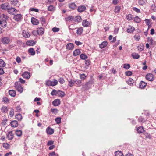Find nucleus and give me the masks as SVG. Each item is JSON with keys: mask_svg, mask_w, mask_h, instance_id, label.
Returning <instances> with one entry per match:
<instances>
[{"mask_svg": "<svg viewBox=\"0 0 156 156\" xmlns=\"http://www.w3.org/2000/svg\"><path fill=\"white\" fill-rule=\"evenodd\" d=\"M0 17L1 18V20H7L8 19V17L4 14L1 15Z\"/></svg>", "mask_w": 156, "mask_h": 156, "instance_id": "obj_33", "label": "nucleus"}, {"mask_svg": "<svg viewBox=\"0 0 156 156\" xmlns=\"http://www.w3.org/2000/svg\"><path fill=\"white\" fill-rule=\"evenodd\" d=\"M80 77L82 80H83L85 79L87 77L83 73L80 74Z\"/></svg>", "mask_w": 156, "mask_h": 156, "instance_id": "obj_56", "label": "nucleus"}, {"mask_svg": "<svg viewBox=\"0 0 156 156\" xmlns=\"http://www.w3.org/2000/svg\"><path fill=\"white\" fill-rule=\"evenodd\" d=\"M80 58L82 60H85L88 58V57L85 54L82 53L80 55Z\"/></svg>", "mask_w": 156, "mask_h": 156, "instance_id": "obj_32", "label": "nucleus"}, {"mask_svg": "<svg viewBox=\"0 0 156 156\" xmlns=\"http://www.w3.org/2000/svg\"><path fill=\"white\" fill-rule=\"evenodd\" d=\"M46 131L48 134L51 135L54 133V130L50 127H48L46 129Z\"/></svg>", "mask_w": 156, "mask_h": 156, "instance_id": "obj_9", "label": "nucleus"}, {"mask_svg": "<svg viewBox=\"0 0 156 156\" xmlns=\"http://www.w3.org/2000/svg\"><path fill=\"white\" fill-rule=\"evenodd\" d=\"M130 67V66L129 64H124L123 65V68L126 69H128Z\"/></svg>", "mask_w": 156, "mask_h": 156, "instance_id": "obj_46", "label": "nucleus"}, {"mask_svg": "<svg viewBox=\"0 0 156 156\" xmlns=\"http://www.w3.org/2000/svg\"><path fill=\"white\" fill-rule=\"evenodd\" d=\"M23 35L25 37H28L30 36V34L26 31H24L23 32Z\"/></svg>", "mask_w": 156, "mask_h": 156, "instance_id": "obj_42", "label": "nucleus"}, {"mask_svg": "<svg viewBox=\"0 0 156 156\" xmlns=\"http://www.w3.org/2000/svg\"><path fill=\"white\" fill-rule=\"evenodd\" d=\"M6 137L9 140H12L14 137V135L12 131H10L6 134Z\"/></svg>", "mask_w": 156, "mask_h": 156, "instance_id": "obj_4", "label": "nucleus"}, {"mask_svg": "<svg viewBox=\"0 0 156 156\" xmlns=\"http://www.w3.org/2000/svg\"><path fill=\"white\" fill-rule=\"evenodd\" d=\"M120 9V7L119 6H116L115 7L114 12L115 13H119Z\"/></svg>", "mask_w": 156, "mask_h": 156, "instance_id": "obj_38", "label": "nucleus"}, {"mask_svg": "<svg viewBox=\"0 0 156 156\" xmlns=\"http://www.w3.org/2000/svg\"><path fill=\"white\" fill-rule=\"evenodd\" d=\"M55 120L57 124H59L61 122V118L60 117H57L55 118Z\"/></svg>", "mask_w": 156, "mask_h": 156, "instance_id": "obj_50", "label": "nucleus"}, {"mask_svg": "<svg viewBox=\"0 0 156 156\" xmlns=\"http://www.w3.org/2000/svg\"><path fill=\"white\" fill-rule=\"evenodd\" d=\"M66 48H67L69 50H72L73 49L74 47V46L73 44L72 43H69L67 44L66 45Z\"/></svg>", "mask_w": 156, "mask_h": 156, "instance_id": "obj_20", "label": "nucleus"}, {"mask_svg": "<svg viewBox=\"0 0 156 156\" xmlns=\"http://www.w3.org/2000/svg\"><path fill=\"white\" fill-rule=\"evenodd\" d=\"M22 131L20 130H17L15 131V134L17 136H21L22 135Z\"/></svg>", "mask_w": 156, "mask_h": 156, "instance_id": "obj_27", "label": "nucleus"}, {"mask_svg": "<svg viewBox=\"0 0 156 156\" xmlns=\"http://www.w3.org/2000/svg\"><path fill=\"white\" fill-rule=\"evenodd\" d=\"M61 97H63L65 95V93L64 92L61 91L59 90L58 92V94Z\"/></svg>", "mask_w": 156, "mask_h": 156, "instance_id": "obj_40", "label": "nucleus"}, {"mask_svg": "<svg viewBox=\"0 0 156 156\" xmlns=\"http://www.w3.org/2000/svg\"><path fill=\"white\" fill-rule=\"evenodd\" d=\"M3 146L5 148L8 149L10 147V145L8 143H3Z\"/></svg>", "mask_w": 156, "mask_h": 156, "instance_id": "obj_43", "label": "nucleus"}, {"mask_svg": "<svg viewBox=\"0 0 156 156\" xmlns=\"http://www.w3.org/2000/svg\"><path fill=\"white\" fill-rule=\"evenodd\" d=\"M14 115V109L12 108L11 110L9 112V115L10 117H12Z\"/></svg>", "mask_w": 156, "mask_h": 156, "instance_id": "obj_61", "label": "nucleus"}, {"mask_svg": "<svg viewBox=\"0 0 156 156\" xmlns=\"http://www.w3.org/2000/svg\"><path fill=\"white\" fill-rule=\"evenodd\" d=\"M31 22L34 25H37L39 23V21L37 19L32 17L31 19Z\"/></svg>", "mask_w": 156, "mask_h": 156, "instance_id": "obj_10", "label": "nucleus"}, {"mask_svg": "<svg viewBox=\"0 0 156 156\" xmlns=\"http://www.w3.org/2000/svg\"><path fill=\"white\" fill-rule=\"evenodd\" d=\"M133 11H135L136 12L138 13H140V10L138 8H136V7H133Z\"/></svg>", "mask_w": 156, "mask_h": 156, "instance_id": "obj_60", "label": "nucleus"}, {"mask_svg": "<svg viewBox=\"0 0 156 156\" xmlns=\"http://www.w3.org/2000/svg\"><path fill=\"white\" fill-rule=\"evenodd\" d=\"M94 79H91L89 81L86 83L85 86L87 87V88H89L92 85L94 84Z\"/></svg>", "mask_w": 156, "mask_h": 156, "instance_id": "obj_3", "label": "nucleus"}, {"mask_svg": "<svg viewBox=\"0 0 156 156\" xmlns=\"http://www.w3.org/2000/svg\"><path fill=\"white\" fill-rule=\"evenodd\" d=\"M138 4L141 5H143L145 3V2L143 0H139L138 2Z\"/></svg>", "mask_w": 156, "mask_h": 156, "instance_id": "obj_54", "label": "nucleus"}, {"mask_svg": "<svg viewBox=\"0 0 156 156\" xmlns=\"http://www.w3.org/2000/svg\"><path fill=\"white\" fill-rule=\"evenodd\" d=\"M65 20L67 22L73 21V22H76L75 19L74 18V17L72 16H69L67 17H66Z\"/></svg>", "mask_w": 156, "mask_h": 156, "instance_id": "obj_5", "label": "nucleus"}, {"mask_svg": "<svg viewBox=\"0 0 156 156\" xmlns=\"http://www.w3.org/2000/svg\"><path fill=\"white\" fill-rule=\"evenodd\" d=\"M5 66L4 62L2 59H0V67H4Z\"/></svg>", "mask_w": 156, "mask_h": 156, "instance_id": "obj_45", "label": "nucleus"}, {"mask_svg": "<svg viewBox=\"0 0 156 156\" xmlns=\"http://www.w3.org/2000/svg\"><path fill=\"white\" fill-rule=\"evenodd\" d=\"M58 91H56L55 90H53L51 93V94L52 95H56L58 94Z\"/></svg>", "mask_w": 156, "mask_h": 156, "instance_id": "obj_49", "label": "nucleus"}, {"mask_svg": "<svg viewBox=\"0 0 156 156\" xmlns=\"http://www.w3.org/2000/svg\"><path fill=\"white\" fill-rule=\"evenodd\" d=\"M22 76L24 78L27 79H29L30 76V73L27 71L23 73L22 74Z\"/></svg>", "mask_w": 156, "mask_h": 156, "instance_id": "obj_7", "label": "nucleus"}, {"mask_svg": "<svg viewBox=\"0 0 156 156\" xmlns=\"http://www.w3.org/2000/svg\"><path fill=\"white\" fill-rule=\"evenodd\" d=\"M132 56L133 58L135 59H138L140 57V56L139 54L136 53H133L132 54Z\"/></svg>", "mask_w": 156, "mask_h": 156, "instance_id": "obj_39", "label": "nucleus"}, {"mask_svg": "<svg viewBox=\"0 0 156 156\" xmlns=\"http://www.w3.org/2000/svg\"><path fill=\"white\" fill-rule=\"evenodd\" d=\"M10 41V39L8 37H4L2 39V41L4 44H8Z\"/></svg>", "mask_w": 156, "mask_h": 156, "instance_id": "obj_6", "label": "nucleus"}, {"mask_svg": "<svg viewBox=\"0 0 156 156\" xmlns=\"http://www.w3.org/2000/svg\"><path fill=\"white\" fill-rule=\"evenodd\" d=\"M133 18V15L131 14H129L126 15V18L129 21L131 20Z\"/></svg>", "mask_w": 156, "mask_h": 156, "instance_id": "obj_35", "label": "nucleus"}, {"mask_svg": "<svg viewBox=\"0 0 156 156\" xmlns=\"http://www.w3.org/2000/svg\"><path fill=\"white\" fill-rule=\"evenodd\" d=\"M138 120L139 122L140 123L143 122L144 121V119L141 117H139Z\"/></svg>", "mask_w": 156, "mask_h": 156, "instance_id": "obj_64", "label": "nucleus"}, {"mask_svg": "<svg viewBox=\"0 0 156 156\" xmlns=\"http://www.w3.org/2000/svg\"><path fill=\"white\" fill-rule=\"evenodd\" d=\"M52 84L51 86H54L57 84L58 81L56 79H54L53 81H52Z\"/></svg>", "mask_w": 156, "mask_h": 156, "instance_id": "obj_57", "label": "nucleus"}, {"mask_svg": "<svg viewBox=\"0 0 156 156\" xmlns=\"http://www.w3.org/2000/svg\"><path fill=\"white\" fill-rule=\"evenodd\" d=\"M44 30L42 27L38 28L37 29V34L40 35H43L44 33Z\"/></svg>", "mask_w": 156, "mask_h": 156, "instance_id": "obj_8", "label": "nucleus"}, {"mask_svg": "<svg viewBox=\"0 0 156 156\" xmlns=\"http://www.w3.org/2000/svg\"><path fill=\"white\" fill-rule=\"evenodd\" d=\"M51 112L55 114H56L58 113V110L57 109H51Z\"/></svg>", "mask_w": 156, "mask_h": 156, "instance_id": "obj_63", "label": "nucleus"}, {"mask_svg": "<svg viewBox=\"0 0 156 156\" xmlns=\"http://www.w3.org/2000/svg\"><path fill=\"white\" fill-rule=\"evenodd\" d=\"M129 28L126 30L127 32L128 33H131L135 30L134 27L131 26H129Z\"/></svg>", "mask_w": 156, "mask_h": 156, "instance_id": "obj_22", "label": "nucleus"}, {"mask_svg": "<svg viewBox=\"0 0 156 156\" xmlns=\"http://www.w3.org/2000/svg\"><path fill=\"white\" fill-rule=\"evenodd\" d=\"M52 104L54 106H58L60 104V100L58 99H55L52 102Z\"/></svg>", "mask_w": 156, "mask_h": 156, "instance_id": "obj_11", "label": "nucleus"}, {"mask_svg": "<svg viewBox=\"0 0 156 156\" xmlns=\"http://www.w3.org/2000/svg\"><path fill=\"white\" fill-rule=\"evenodd\" d=\"M86 9V7L84 5H81L79 6L77 9L78 12H81L84 11Z\"/></svg>", "mask_w": 156, "mask_h": 156, "instance_id": "obj_17", "label": "nucleus"}, {"mask_svg": "<svg viewBox=\"0 0 156 156\" xmlns=\"http://www.w3.org/2000/svg\"><path fill=\"white\" fill-rule=\"evenodd\" d=\"M147 85V83L144 82L143 81H141L139 84V87L140 88L144 89Z\"/></svg>", "mask_w": 156, "mask_h": 156, "instance_id": "obj_12", "label": "nucleus"}, {"mask_svg": "<svg viewBox=\"0 0 156 156\" xmlns=\"http://www.w3.org/2000/svg\"><path fill=\"white\" fill-rule=\"evenodd\" d=\"M82 19L81 17L80 16H77L76 17V19H75L76 22H80L81 21Z\"/></svg>", "mask_w": 156, "mask_h": 156, "instance_id": "obj_47", "label": "nucleus"}, {"mask_svg": "<svg viewBox=\"0 0 156 156\" xmlns=\"http://www.w3.org/2000/svg\"><path fill=\"white\" fill-rule=\"evenodd\" d=\"M46 84L47 86H51L52 84V81L50 80L47 81L46 82Z\"/></svg>", "mask_w": 156, "mask_h": 156, "instance_id": "obj_62", "label": "nucleus"}, {"mask_svg": "<svg viewBox=\"0 0 156 156\" xmlns=\"http://www.w3.org/2000/svg\"><path fill=\"white\" fill-rule=\"evenodd\" d=\"M9 94L12 97H14L16 94L15 91L13 90H9Z\"/></svg>", "mask_w": 156, "mask_h": 156, "instance_id": "obj_25", "label": "nucleus"}, {"mask_svg": "<svg viewBox=\"0 0 156 156\" xmlns=\"http://www.w3.org/2000/svg\"><path fill=\"white\" fill-rule=\"evenodd\" d=\"M134 21L136 23H139L141 21V20L138 16H136L134 18Z\"/></svg>", "mask_w": 156, "mask_h": 156, "instance_id": "obj_41", "label": "nucleus"}, {"mask_svg": "<svg viewBox=\"0 0 156 156\" xmlns=\"http://www.w3.org/2000/svg\"><path fill=\"white\" fill-rule=\"evenodd\" d=\"M108 42L106 41H105L99 44V46L100 48L102 49L105 47L107 45Z\"/></svg>", "mask_w": 156, "mask_h": 156, "instance_id": "obj_18", "label": "nucleus"}, {"mask_svg": "<svg viewBox=\"0 0 156 156\" xmlns=\"http://www.w3.org/2000/svg\"><path fill=\"white\" fill-rule=\"evenodd\" d=\"M83 31V28L82 27L79 28L77 29L76 33L78 35H81Z\"/></svg>", "mask_w": 156, "mask_h": 156, "instance_id": "obj_31", "label": "nucleus"}, {"mask_svg": "<svg viewBox=\"0 0 156 156\" xmlns=\"http://www.w3.org/2000/svg\"><path fill=\"white\" fill-rule=\"evenodd\" d=\"M59 30L60 29L59 28L55 27L53 28L52 29V30L54 32H58L59 31Z\"/></svg>", "mask_w": 156, "mask_h": 156, "instance_id": "obj_59", "label": "nucleus"}, {"mask_svg": "<svg viewBox=\"0 0 156 156\" xmlns=\"http://www.w3.org/2000/svg\"><path fill=\"white\" fill-rule=\"evenodd\" d=\"M9 7V5L8 3H4L1 5V8L4 10L8 9Z\"/></svg>", "mask_w": 156, "mask_h": 156, "instance_id": "obj_13", "label": "nucleus"}, {"mask_svg": "<svg viewBox=\"0 0 156 156\" xmlns=\"http://www.w3.org/2000/svg\"><path fill=\"white\" fill-rule=\"evenodd\" d=\"M81 53V51L79 49H76L73 53V55L74 56H76L79 55Z\"/></svg>", "mask_w": 156, "mask_h": 156, "instance_id": "obj_16", "label": "nucleus"}, {"mask_svg": "<svg viewBox=\"0 0 156 156\" xmlns=\"http://www.w3.org/2000/svg\"><path fill=\"white\" fill-rule=\"evenodd\" d=\"M68 85L70 87H72L75 83V80L71 79L68 81Z\"/></svg>", "mask_w": 156, "mask_h": 156, "instance_id": "obj_36", "label": "nucleus"}, {"mask_svg": "<svg viewBox=\"0 0 156 156\" xmlns=\"http://www.w3.org/2000/svg\"><path fill=\"white\" fill-rule=\"evenodd\" d=\"M40 20H41V23L43 25L45 24L46 19L44 18L43 17H41L40 18Z\"/></svg>", "mask_w": 156, "mask_h": 156, "instance_id": "obj_44", "label": "nucleus"}, {"mask_svg": "<svg viewBox=\"0 0 156 156\" xmlns=\"http://www.w3.org/2000/svg\"><path fill=\"white\" fill-rule=\"evenodd\" d=\"M26 44L28 46H33L34 45L35 43L33 40L29 41L26 42Z\"/></svg>", "mask_w": 156, "mask_h": 156, "instance_id": "obj_29", "label": "nucleus"}, {"mask_svg": "<svg viewBox=\"0 0 156 156\" xmlns=\"http://www.w3.org/2000/svg\"><path fill=\"white\" fill-rule=\"evenodd\" d=\"M146 78L149 81H153L154 80V75L151 73H148L146 76Z\"/></svg>", "mask_w": 156, "mask_h": 156, "instance_id": "obj_2", "label": "nucleus"}, {"mask_svg": "<svg viewBox=\"0 0 156 156\" xmlns=\"http://www.w3.org/2000/svg\"><path fill=\"white\" fill-rule=\"evenodd\" d=\"M137 48L138 50L140 51H143L144 49V47L143 45L139 46Z\"/></svg>", "mask_w": 156, "mask_h": 156, "instance_id": "obj_58", "label": "nucleus"}, {"mask_svg": "<svg viewBox=\"0 0 156 156\" xmlns=\"http://www.w3.org/2000/svg\"><path fill=\"white\" fill-rule=\"evenodd\" d=\"M129 85L133 84L134 83V80L132 79H130L127 81Z\"/></svg>", "mask_w": 156, "mask_h": 156, "instance_id": "obj_55", "label": "nucleus"}, {"mask_svg": "<svg viewBox=\"0 0 156 156\" xmlns=\"http://www.w3.org/2000/svg\"><path fill=\"white\" fill-rule=\"evenodd\" d=\"M16 9L13 8H9L8 9V12L9 13L12 14L13 12H15Z\"/></svg>", "mask_w": 156, "mask_h": 156, "instance_id": "obj_34", "label": "nucleus"}, {"mask_svg": "<svg viewBox=\"0 0 156 156\" xmlns=\"http://www.w3.org/2000/svg\"><path fill=\"white\" fill-rule=\"evenodd\" d=\"M21 17L22 16L21 14H17L14 16L13 18L16 21H18L21 19Z\"/></svg>", "mask_w": 156, "mask_h": 156, "instance_id": "obj_15", "label": "nucleus"}, {"mask_svg": "<svg viewBox=\"0 0 156 156\" xmlns=\"http://www.w3.org/2000/svg\"><path fill=\"white\" fill-rule=\"evenodd\" d=\"M137 130L138 133H142L143 132L145 131L144 130V129L143 127L142 126H140L137 128Z\"/></svg>", "mask_w": 156, "mask_h": 156, "instance_id": "obj_23", "label": "nucleus"}, {"mask_svg": "<svg viewBox=\"0 0 156 156\" xmlns=\"http://www.w3.org/2000/svg\"><path fill=\"white\" fill-rule=\"evenodd\" d=\"M1 110L3 113H6L7 112L8 109L7 107L3 106L1 108Z\"/></svg>", "mask_w": 156, "mask_h": 156, "instance_id": "obj_24", "label": "nucleus"}, {"mask_svg": "<svg viewBox=\"0 0 156 156\" xmlns=\"http://www.w3.org/2000/svg\"><path fill=\"white\" fill-rule=\"evenodd\" d=\"M48 10L50 11H53L54 10V7L52 5H50L48 7Z\"/></svg>", "mask_w": 156, "mask_h": 156, "instance_id": "obj_48", "label": "nucleus"}, {"mask_svg": "<svg viewBox=\"0 0 156 156\" xmlns=\"http://www.w3.org/2000/svg\"><path fill=\"white\" fill-rule=\"evenodd\" d=\"M15 87L17 90L20 93H22L23 90V88L19 82H16L15 83Z\"/></svg>", "mask_w": 156, "mask_h": 156, "instance_id": "obj_1", "label": "nucleus"}, {"mask_svg": "<svg viewBox=\"0 0 156 156\" xmlns=\"http://www.w3.org/2000/svg\"><path fill=\"white\" fill-rule=\"evenodd\" d=\"M90 24L89 22L87 20H83L82 22V25L84 27H88Z\"/></svg>", "mask_w": 156, "mask_h": 156, "instance_id": "obj_21", "label": "nucleus"}, {"mask_svg": "<svg viewBox=\"0 0 156 156\" xmlns=\"http://www.w3.org/2000/svg\"><path fill=\"white\" fill-rule=\"evenodd\" d=\"M115 156H123L122 153L119 151L115 152Z\"/></svg>", "mask_w": 156, "mask_h": 156, "instance_id": "obj_30", "label": "nucleus"}, {"mask_svg": "<svg viewBox=\"0 0 156 156\" xmlns=\"http://www.w3.org/2000/svg\"><path fill=\"white\" fill-rule=\"evenodd\" d=\"M147 42L151 45H154L155 44V41H154L151 37H147Z\"/></svg>", "mask_w": 156, "mask_h": 156, "instance_id": "obj_14", "label": "nucleus"}, {"mask_svg": "<svg viewBox=\"0 0 156 156\" xmlns=\"http://www.w3.org/2000/svg\"><path fill=\"white\" fill-rule=\"evenodd\" d=\"M125 74L127 76H130L132 74V72L131 71H127L125 72Z\"/></svg>", "mask_w": 156, "mask_h": 156, "instance_id": "obj_53", "label": "nucleus"}, {"mask_svg": "<svg viewBox=\"0 0 156 156\" xmlns=\"http://www.w3.org/2000/svg\"><path fill=\"white\" fill-rule=\"evenodd\" d=\"M145 22L146 25L148 26H150V23H151V21L150 20L148 19H146L144 20Z\"/></svg>", "mask_w": 156, "mask_h": 156, "instance_id": "obj_51", "label": "nucleus"}, {"mask_svg": "<svg viewBox=\"0 0 156 156\" xmlns=\"http://www.w3.org/2000/svg\"><path fill=\"white\" fill-rule=\"evenodd\" d=\"M69 6L71 9H74L76 8V6L74 3H72L69 4Z\"/></svg>", "mask_w": 156, "mask_h": 156, "instance_id": "obj_28", "label": "nucleus"}, {"mask_svg": "<svg viewBox=\"0 0 156 156\" xmlns=\"http://www.w3.org/2000/svg\"><path fill=\"white\" fill-rule=\"evenodd\" d=\"M49 156H59L57 153H56L55 151H53L49 153Z\"/></svg>", "mask_w": 156, "mask_h": 156, "instance_id": "obj_52", "label": "nucleus"}, {"mask_svg": "<svg viewBox=\"0 0 156 156\" xmlns=\"http://www.w3.org/2000/svg\"><path fill=\"white\" fill-rule=\"evenodd\" d=\"M12 127H15L18 126V122L16 120L12 121L10 123Z\"/></svg>", "mask_w": 156, "mask_h": 156, "instance_id": "obj_19", "label": "nucleus"}, {"mask_svg": "<svg viewBox=\"0 0 156 156\" xmlns=\"http://www.w3.org/2000/svg\"><path fill=\"white\" fill-rule=\"evenodd\" d=\"M28 52L32 55H34L35 53V51L33 48H30L28 50Z\"/></svg>", "mask_w": 156, "mask_h": 156, "instance_id": "obj_37", "label": "nucleus"}, {"mask_svg": "<svg viewBox=\"0 0 156 156\" xmlns=\"http://www.w3.org/2000/svg\"><path fill=\"white\" fill-rule=\"evenodd\" d=\"M16 118L19 121H21L22 119V115L20 114H16L15 116Z\"/></svg>", "mask_w": 156, "mask_h": 156, "instance_id": "obj_26", "label": "nucleus"}]
</instances>
